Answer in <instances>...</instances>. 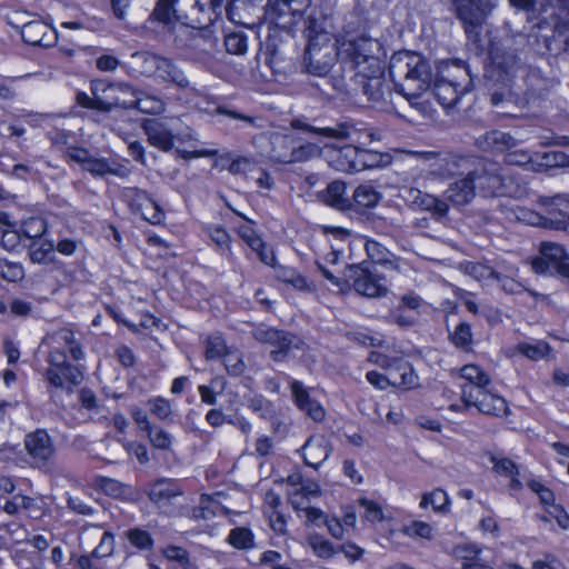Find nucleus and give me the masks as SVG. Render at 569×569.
<instances>
[{
  "label": "nucleus",
  "mask_w": 569,
  "mask_h": 569,
  "mask_svg": "<svg viewBox=\"0 0 569 569\" xmlns=\"http://www.w3.org/2000/svg\"><path fill=\"white\" fill-rule=\"evenodd\" d=\"M389 74L395 89L416 109H422V94L430 88L431 69L420 54L400 52L389 63Z\"/></svg>",
  "instance_id": "1"
},
{
  "label": "nucleus",
  "mask_w": 569,
  "mask_h": 569,
  "mask_svg": "<svg viewBox=\"0 0 569 569\" xmlns=\"http://www.w3.org/2000/svg\"><path fill=\"white\" fill-rule=\"evenodd\" d=\"M492 77L496 78L497 88L491 93V103L495 107H501L502 112L511 114L512 107L523 109L529 104V99L521 96L517 89H520L515 79L518 73H523L518 66L517 56L512 52H491Z\"/></svg>",
  "instance_id": "2"
},
{
  "label": "nucleus",
  "mask_w": 569,
  "mask_h": 569,
  "mask_svg": "<svg viewBox=\"0 0 569 569\" xmlns=\"http://www.w3.org/2000/svg\"><path fill=\"white\" fill-rule=\"evenodd\" d=\"M306 34L308 46L303 54V71L323 78L330 73L337 60L340 61V38L333 41L331 34L313 18L307 22Z\"/></svg>",
  "instance_id": "3"
},
{
  "label": "nucleus",
  "mask_w": 569,
  "mask_h": 569,
  "mask_svg": "<svg viewBox=\"0 0 569 569\" xmlns=\"http://www.w3.org/2000/svg\"><path fill=\"white\" fill-rule=\"evenodd\" d=\"M381 43L366 34L346 31L340 37V62L356 72L377 73L385 64Z\"/></svg>",
  "instance_id": "4"
},
{
  "label": "nucleus",
  "mask_w": 569,
  "mask_h": 569,
  "mask_svg": "<svg viewBox=\"0 0 569 569\" xmlns=\"http://www.w3.org/2000/svg\"><path fill=\"white\" fill-rule=\"evenodd\" d=\"M476 190L482 197H521L526 193V181L516 172L501 168L492 161H482L470 171Z\"/></svg>",
  "instance_id": "5"
},
{
  "label": "nucleus",
  "mask_w": 569,
  "mask_h": 569,
  "mask_svg": "<svg viewBox=\"0 0 569 569\" xmlns=\"http://www.w3.org/2000/svg\"><path fill=\"white\" fill-rule=\"evenodd\" d=\"M528 44L538 54L558 56L569 49V20L555 10L543 16L528 33Z\"/></svg>",
  "instance_id": "6"
},
{
  "label": "nucleus",
  "mask_w": 569,
  "mask_h": 569,
  "mask_svg": "<svg viewBox=\"0 0 569 569\" xmlns=\"http://www.w3.org/2000/svg\"><path fill=\"white\" fill-rule=\"evenodd\" d=\"M292 20L268 23V36L261 44L266 63L274 74H283L292 67L295 54L293 34L289 26Z\"/></svg>",
  "instance_id": "7"
},
{
  "label": "nucleus",
  "mask_w": 569,
  "mask_h": 569,
  "mask_svg": "<svg viewBox=\"0 0 569 569\" xmlns=\"http://www.w3.org/2000/svg\"><path fill=\"white\" fill-rule=\"evenodd\" d=\"M473 76L462 61L447 63L436 80L432 92L446 109L458 107L461 98L469 92Z\"/></svg>",
  "instance_id": "8"
},
{
  "label": "nucleus",
  "mask_w": 569,
  "mask_h": 569,
  "mask_svg": "<svg viewBox=\"0 0 569 569\" xmlns=\"http://www.w3.org/2000/svg\"><path fill=\"white\" fill-rule=\"evenodd\" d=\"M270 144L269 157L279 163L307 161L318 152L316 144L300 143L295 136L279 132L270 136Z\"/></svg>",
  "instance_id": "9"
},
{
  "label": "nucleus",
  "mask_w": 569,
  "mask_h": 569,
  "mask_svg": "<svg viewBox=\"0 0 569 569\" xmlns=\"http://www.w3.org/2000/svg\"><path fill=\"white\" fill-rule=\"evenodd\" d=\"M251 333L256 341L271 347L270 357L276 362L284 361L293 349L305 345L298 336L272 327L258 326Z\"/></svg>",
  "instance_id": "10"
},
{
  "label": "nucleus",
  "mask_w": 569,
  "mask_h": 569,
  "mask_svg": "<svg viewBox=\"0 0 569 569\" xmlns=\"http://www.w3.org/2000/svg\"><path fill=\"white\" fill-rule=\"evenodd\" d=\"M23 446L30 459V466L41 471L52 470L56 446L52 437L44 429H37L24 436Z\"/></svg>",
  "instance_id": "11"
},
{
  "label": "nucleus",
  "mask_w": 569,
  "mask_h": 569,
  "mask_svg": "<svg viewBox=\"0 0 569 569\" xmlns=\"http://www.w3.org/2000/svg\"><path fill=\"white\" fill-rule=\"evenodd\" d=\"M458 18L469 40L478 41L479 29L496 6V0H453Z\"/></svg>",
  "instance_id": "12"
},
{
  "label": "nucleus",
  "mask_w": 569,
  "mask_h": 569,
  "mask_svg": "<svg viewBox=\"0 0 569 569\" xmlns=\"http://www.w3.org/2000/svg\"><path fill=\"white\" fill-rule=\"evenodd\" d=\"M91 93L96 97V110L110 112L114 108L130 109L128 93H134L133 88L126 82L106 83L102 80L91 82Z\"/></svg>",
  "instance_id": "13"
},
{
  "label": "nucleus",
  "mask_w": 569,
  "mask_h": 569,
  "mask_svg": "<svg viewBox=\"0 0 569 569\" xmlns=\"http://www.w3.org/2000/svg\"><path fill=\"white\" fill-rule=\"evenodd\" d=\"M68 157L80 164L81 168L90 172L93 177H106L107 174L126 178L129 176V169L113 160L107 158H97L89 150L81 147H69Z\"/></svg>",
  "instance_id": "14"
},
{
  "label": "nucleus",
  "mask_w": 569,
  "mask_h": 569,
  "mask_svg": "<svg viewBox=\"0 0 569 569\" xmlns=\"http://www.w3.org/2000/svg\"><path fill=\"white\" fill-rule=\"evenodd\" d=\"M539 204L543 208L546 216L537 214L530 223L556 230H563L569 226L568 193L540 197Z\"/></svg>",
  "instance_id": "15"
},
{
  "label": "nucleus",
  "mask_w": 569,
  "mask_h": 569,
  "mask_svg": "<svg viewBox=\"0 0 569 569\" xmlns=\"http://www.w3.org/2000/svg\"><path fill=\"white\" fill-rule=\"evenodd\" d=\"M148 498L160 512L174 516L180 513L181 505L178 500L183 496L179 482L173 479L160 478L150 485Z\"/></svg>",
  "instance_id": "16"
},
{
  "label": "nucleus",
  "mask_w": 569,
  "mask_h": 569,
  "mask_svg": "<svg viewBox=\"0 0 569 569\" xmlns=\"http://www.w3.org/2000/svg\"><path fill=\"white\" fill-rule=\"evenodd\" d=\"M461 400L466 407H476L481 413L502 417L508 415L509 407L505 398L490 392L487 387H461Z\"/></svg>",
  "instance_id": "17"
},
{
  "label": "nucleus",
  "mask_w": 569,
  "mask_h": 569,
  "mask_svg": "<svg viewBox=\"0 0 569 569\" xmlns=\"http://www.w3.org/2000/svg\"><path fill=\"white\" fill-rule=\"evenodd\" d=\"M400 197L409 207L428 211L431 213L432 218L438 221H441L448 216L449 204L446 200L423 192L418 188L405 187L401 190Z\"/></svg>",
  "instance_id": "18"
},
{
  "label": "nucleus",
  "mask_w": 569,
  "mask_h": 569,
  "mask_svg": "<svg viewBox=\"0 0 569 569\" xmlns=\"http://www.w3.org/2000/svg\"><path fill=\"white\" fill-rule=\"evenodd\" d=\"M353 282V289L357 293L368 298H379L386 296L388 291L385 277L370 272L358 266H349Z\"/></svg>",
  "instance_id": "19"
},
{
  "label": "nucleus",
  "mask_w": 569,
  "mask_h": 569,
  "mask_svg": "<svg viewBox=\"0 0 569 569\" xmlns=\"http://www.w3.org/2000/svg\"><path fill=\"white\" fill-rule=\"evenodd\" d=\"M332 450V443L326 436L312 435L298 451L308 467L318 470L330 457Z\"/></svg>",
  "instance_id": "20"
},
{
  "label": "nucleus",
  "mask_w": 569,
  "mask_h": 569,
  "mask_svg": "<svg viewBox=\"0 0 569 569\" xmlns=\"http://www.w3.org/2000/svg\"><path fill=\"white\" fill-rule=\"evenodd\" d=\"M569 260L565 248L553 242H542L540 244V257L532 260L531 267L536 273L546 274L558 270L559 264Z\"/></svg>",
  "instance_id": "21"
},
{
  "label": "nucleus",
  "mask_w": 569,
  "mask_h": 569,
  "mask_svg": "<svg viewBox=\"0 0 569 569\" xmlns=\"http://www.w3.org/2000/svg\"><path fill=\"white\" fill-rule=\"evenodd\" d=\"M383 73L385 64L381 66V69L377 73L356 72L355 74L357 82L361 86L363 94L375 104L385 102L387 97L390 96V89L385 82Z\"/></svg>",
  "instance_id": "22"
},
{
  "label": "nucleus",
  "mask_w": 569,
  "mask_h": 569,
  "mask_svg": "<svg viewBox=\"0 0 569 569\" xmlns=\"http://www.w3.org/2000/svg\"><path fill=\"white\" fill-rule=\"evenodd\" d=\"M142 130L151 146L163 152H168L173 148V130L166 121L161 119H147L142 123Z\"/></svg>",
  "instance_id": "23"
},
{
  "label": "nucleus",
  "mask_w": 569,
  "mask_h": 569,
  "mask_svg": "<svg viewBox=\"0 0 569 569\" xmlns=\"http://www.w3.org/2000/svg\"><path fill=\"white\" fill-rule=\"evenodd\" d=\"M114 537L110 532H103L99 545L89 553L82 555L77 560L80 569H107L104 559L113 555Z\"/></svg>",
  "instance_id": "24"
},
{
  "label": "nucleus",
  "mask_w": 569,
  "mask_h": 569,
  "mask_svg": "<svg viewBox=\"0 0 569 569\" xmlns=\"http://www.w3.org/2000/svg\"><path fill=\"white\" fill-rule=\"evenodd\" d=\"M476 197V184L469 171L463 178L449 184L445 192L446 202L450 201L456 207L469 204Z\"/></svg>",
  "instance_id": "25"
},
{
  "label": "nucleus",
  "mask_w": 569,
  "mask_h": 569,
  "mask_svg": "<svg viewBox=\"0 0 569 569\" xmlns=\"http://www.w3.org/2000/svg\"><path fill=\"white\" fill-rule=\"evenodd\" d=\"M22 40L31 46L50 47L56 41L54 30L42 21H30L22 26Z\"/></svg>",
  "instance_id": "26"
},
{
  "label": "nucleus",
  "mask_w": 569,
  "mask_h": 569,
  "mask_svg": "<svg viewBox=\"0 0 569 569\" xmlns=\"http://www.w3.org/2000/svg\"><path fill=\"white\" fill-rule=\"evenodd\" d=\"M157 78L181 90L192 89L191 82L182 68L168 57L162 56Z\"/></svg>",
  "instance_id": "27"
},
{
  "label": "nucleus",
  "mask_w": 569,
  "mask_h": 569,
  "mask_svg": "<svg viewBox=\"0 0 569 569\" xmlns=\"http://www.w3.org/2000/svg\"><path fill=\"white\" fill-rule=\"evenodd\" d=\"M468 162L469 160L465 157L441 152L438 160L431 163V173L442 179L451 178L461 173Z\"/></svg>",
  "instance_id": "28"
},
{
  "label": "nucleus",
  "mask_w": 569,
  "mask_h": 569,
  "mask_svg": "<svg viewBox=\"0 0 569 569\" xmlns=\"http://www.w3.org/2000/svg\"><path fill=\"white\" fill-rule=\"evenodd\" d=\"M291 127L293 129L302 130L306 132H311L315 134L323 136L326 138H333V139H350L352 137V133L356 132V129L353 126L348 123H340L333 128L327 127V128H317L309 123H307L302 119H293L291 121Z\"/></svg>",
  "instance_id": "29"
},
{
  "label": "nucleus",
  "mask_w": 569,
  "mask_h": 569,
  "mask_svg": "<svg viewBox=\"0 0 569 569\" xmlns=\"http://www.w3.org/2000/svg\"><path fill=\"white\" fill-rule=\"evenodd\" d=\"M134 93H128V103L130 109H137L142 113L158 114L164 110V102L162 99L150 96L148 93L138 91L133 88Z\"/></svg>",
  "instance_id": "30"
},
{
  "label": "nucleus",
  "mask_w": 569,
  "mask_h": 569,
  "mask_svg": "<svg viewBox=\"0 0 569 569\" xmlns=\"http://www.w3.org/2000/svg\"><path fill=\"white\" fill-rule=\"evenodd\" d=\"M130 192L132 193L133 201L140 208L143 218L151 223L160 222L162 211L148 192L140 189H130Z\"/></svg>",
  "instance_id": "31"
},
{
  "label": "nucleus",
  "mask_w": 569,
  "mask_h": 569,
  "mask_svg": "<svg viewBox=\"0 0 569 569\" xmlns=\"http://www.w3.org/2000/svg\"><path fill=\"white\" fill-rule=\"evenodd\" d=\"M180 0H157L156 6L150 13L147 22L160 24H170L180 11Z\"/></svg>",
  "instance_id": "32"
},
{
  "label": "nucleus",
  "mask_w": 569,
  "mask_h": 569,
  "mask_svg": "<svg viewBox=\"0 0 569 569\" xmlns=\"http://www.w3.org/2000/svg\"><path fill=\"white\" fill-rule=\"evenodd\" d=\"M365 248L368 257L375 263L389 266L392 269L399 268V258L382 243L376 240H367Z\"/></svg>",
  "instance_id": "33"
},
{
  "label": "nucleus",
  "mask_w": 569,
  "mask_h": 569,
  "mask_svg": "<svg viewBox=\"0 0 569 569\" xmlns=\"http://www.w3.org/2000/svg\"><path fill=\"white\" fill-rule=\"evenodd\" d=\"M29 250V257L32 262L39 264H50L54 262V244L49 240H33L27 244Z\"/></svg>",
  "instance_id": "34"
},
{
  "label": "nucleus",
  "mask_w": 569,
  "mask_h": 569,
  "mask_svg": "<svg viewBox=\"0 0 569 569\" xmlns=\"http://www.w3.org/2000/svg\"><path fill=\"white\" fill-rule=\"evenodd\" d=\"M448 339L450 343L463 352L473 350L471 326L466 321H461L452 331L448 329Z\"/></svg>",
  "instance_id": "35"
},
{
  "label": "nucleus",
  "mask_w": 569,
  "mask_h": 569,
  "mask_svg": "<svg viewBox=\"0 0 569 569\" xmlns=\"http://www.w3.org/2000/svg\"><path fill=\"white\" fill-rule=\"evenodd\" d=\"M207 232L217 246V251L232 262L234 256L231 248V237L228 231L221 226H210L207 228Z\"/></svg>",
  "instance_id": "36"
},
{
  "label": "nucleus",
  "mask_w": 569,
  "mask_h": 569,
  "mask_svg": "<svg viewBox=\"0 0 569 569\" xmlns=\"http://www.w3.org/2000/svg\"><path fill=\"white\" fill-rule=\"evenodd\" d=\"M161 59L162 56L149 51H139L132 54L133 63L147 77L157 78Z\"/></svg>",
  "instance_id": "37"
},
{
  "label": "nucleus",
  "mask_w": 569,
  "mask_h": 569,
  "mask_svg": "<svg viewBox=\"0 0 569 569\" xmlns=\"http://www.w3.org/2000/svg\"><path fill=\"white\" fill-rule=\"evenodd\" d=\"M52 337L57 342L69 348V352L74 361L84 359V351L81 345L77 341L74 332L69 328H61L57 330Z\"/></svg>",
  "instance_id": "38"
},
{
  "label": "nucleus",
  "mask_w": 569,
  "mask_h": 569,
  "mask_svg": "<svg viewBox=\"0 0 569 569\" xmlns=\"http://www.w3.org/2000/svg\"><path fill=\"white\" fill-rule=\"evenodd\" d=\"M27 530L17 522L0 525V546L21 543L27 540Z\"/></svg>",
  "instance_id": "39"
},
{
  "label": "nucleus",
  "mask_w": 569,
  "mask_h": 569,
  "mask_svg": "<svg viewBox=\"0 0 569 569\" xmlns=\"http://www.w3.org/2000/svg\"><path fill=\"white\" fill-rule=\"evenodd\" d=\"M428 506H431L436 512L446 513L449 511L450 499L445 490L438 488L422 496L420 507L427 508Z\"/></svg>",
  "instance_id": "40"
},
{
  "label": "nucleus",
  "mask_w": 569,
  "mask_h": 569,
  "mask_svg": "<svg viewBox=\"0 0 569 569\" xmlns=\"http://www.w3.org/2000/svg\"><path fill=\"white\" fill-rule=\"evenodd\" d=\"M481 139V143L485 144L486 149L495 151H503L505 148H510L515 144V139L509 133L498 130L486 132Z\"/></svg>",
  "instance_id": "41"
},
{
  "label": "nucleus",
  "mask_w": 569,
  "mask_h": 569,
  "mask_svg": "<svg viewBox=\"0 0 569 569\" xmlns=\"http://www.w3.org/2000/svg\"><path fill=\"white\" fill-rule=\"evenodd\" d=\"M227 541L236 549L248 550L254 547V536L246 527H237L230 530Z\"/></svg>",
  "instance_id": "42"
},
{
  "label": "nucleus",
  "mask_w": 569,
  "mask_h": 569,
  "mask_svg": "<svg viewBox=\"0 0 569 569\" xmlns=\"http://www.w3.org/2000/svg\"><path fill=\"white\" fill-rule=\"evenodd\" d=\"M461 378L466 379L472 388H483L490 383V377L480 367L466 365L460 369Z\"/></svg>",
  "instance_id": "43"
},
{
  "label": "nucleus",
  "mask_w": 569,
  "mask_h": 569,
  "mask_svg": "<svg viewBox=\"0 0 569 569\" xmlns=\"http://www.w3.org/2000/svg\"><path fill=\"white\" fill-rule=\"evenodd\" d=\"M516 350L528 359L538 361L548 356L550 352V347L545 341H536L533 343L520 342L517 345Z\"/></svg>",
  "instance_id": "44"
},
{
  "label": "nucleus",
  "mask_w": 569,
  "mask_h": 569,
  "mask_svg": "<svg viewBox=\"0 0 569 569\" xmlns=\"http://www.w3.org/2000/svg\"><path fill=\"white\" fill-rule=\"evenodd\" d=\"M47 231V222L44 219L39 217H32L26 220L21 227V233L23 239L29 240H42L43 234Z\"/></svg>",
  "instance_id": "45"
},
{
  "label": "nucleus",
  "mask_w": 569,
  "mask_h": 569,
  "mask_svg": "<svg viewBox=\"0 0 569 569\" xmlns=\"http://www.w3.org/2000/svg\"><path fill=\"white\" fill-rule=\"evenodd\" d=\"M353 199L359 207L372 208L379 202L381 194L372 186L360 184L353 192Z\"/></svg>",
  "instance_id": "46"
},
{
  "label": "nucleus",
  "mask_w": 569,
  "mask_h": 569,
  "mask_svg": "<svg viewBox=\"0 0 569 569\" xmlns=\"http://www.w3.org/2000/svg\"><path fill=\"white\" fill-rule=\"evenodd\" d=\"M229 350L226 340L219 333H213L206 339L204 355L207 360L223 358Z\"/></svg>",
  "instance_id": "47"
},
{
  "label": "nucleus",
  "mask_w": 569,
  "mask_h": 569,
  "mask_svg": "<svg viewBox=\"0 0 569 569\" xmlns=\"http://www.w3.org/2000/svg\"><path fill=\"white\" fill-rule=\"evenodd\" d=\"M536 166L553 168L569 166V157L562 151L536 152Z\"/></svg>",
  "instance_id": "48"
},
{
  "label": "nucleus",
  "mask_w": 569,
  "mask_h": 569,
  "mask_svg": "<svg viewBox=\"0 0 569 569\" xmlns=\"http://www.w3.org/2000/svg\"><path fill=\"white\" fill-rule=\"evenodd\" d=\"M226 50L231 54L243 56L248 51V37L242 31H233L224 37Z\"/></svg>",
  "instance_id": "49"
},
{
  "label": "nucleus",
  "mask_w": 569,
  "mask_h": 569,
  "mask_svg": "<svg viewBox=\"0 0 569 569\" xmlns=\"http://www.w3.org/2000/svg\"><path fill=\"white\" fill-rule=\"evenodd\" d=\"M127 539L131 546L139 550H151L153 547V538L141 528H132L126 532Z\"/></svg>",
  "instance_id": "50"
},
{
  "label": "nucleus",
  "mask_w": 569,
  "mask_h": 569,
  "mask_svg": "<svg viewBox=\"0 0 569 569\" xmlns=\"http://www.w3.org/2000/svg\"><path fill=\"white\" fill-rule=\"evenodd\" d=\"M22 240L23 236L21 230H16L9 221L7 226L0 228V243L6 250H16Z\"/></svg>",
  "instance_id": "51"
},
{
  "label": "nucleus",
  "mask_w": 569,
  "mask_h": 569,
  "mask_svg": "<svg viewBox=\"0 0 569 569\" xmlns=\"http://www.w3.org/2000/svg\"><path fill=\"white\" fill-rule=\"evenodd\" d=\"M505 162L510 166H531L536 169V152L531 153L528 150H510L505 154Z\"/></svg>",
  "instance_id": "52"
},
{
  "label": "nucleus",
  "mask_w": 569,
  "mask_h": 569,
  "mask_svg": "<svg viewBox=\"0 0 569 569\" xmlns=\"http://www.w3.org/2000/svg\"><path fill=\"white\" fill-rule=\"evenodd\" d=\"M248 408L258 413L262 419H271L274 416V408L271 401L261 395H256L248 400Z\"/></svg>",
  "instance_id": "53"
},
{
  "label": "nucleus",
  "mask_w": 569,
  "mask_h": 569,
  "mask_svg": "<svg viewBox=\"0 0 569 569\" xmlns=\"http://www.w3.org/2000/svg\"><path fill=\"white\" fill-rule=\"evenodd\" d=\"M223 365L230 376L239 377L246 370V363L240 353L229 350L223 357Z\"/></svg>",
  "instance_id": "54"
},
{
  "label": "nucleus",
  "mask_w": 569,
  "mask_h": 569,
  "mask_svg": "<svg viewBox=\"0 0 569 569\" xmlns=\"http://www.w3.org/2000/svg\"><path fill=\"white\" fill-rule=\"evenodd\" d=\"M148 439L156 449L168 450L171 446L172 437L160 427L153 426L147 432Z\"/></svg>",
  "instance_id": "55"
},
{
  "label": "nucleus",
  "mask_w": 569,
  "mask_h": 569,
  "mask_svg": "<svg viewBox=\"0 0 569 569\" xmlns=\"http://www.w3.org/2000/svg\"><path fill=\"white\" fill-rule=\"evenodd\" d=\"M398 376L392 372V385H399L407 388H411L417 385V375L415 373L413 369L406 362L401 363L398 367Z\"/></svg>",
  "instance_id": "56"
},
{
  "label": "nucleus",
  "mask_w": 569,
  "mask_h": 569,
  "mask_svg": "<svg viewBox=\"0 0 569 569\" xmlns=\"http://www.w3.org/2000/svg\"><path fill=\"white\" fill-rule=\"evenodd\" d=\"M247 222L241 223L237 228V232L239 237L251 248L257 249L262 246V239L257 233V231L249 223L250 221L246 219Z\"/></svg>",
  "instance_id": "57"
},
{
  "label": "nucleus",
  "mask_w": 569,
  "mask_h": 569,
  "mask_svg": "<svg viewBox=\"0 0 569 569\" xmlns=\"http://www.w3.org/2000/svg\"><path fill=\"white\" fill-rule=\"evenodd\" d=\"M24 271L21 264L8 260H0V277L7 281H19L23 278Z\"/></svg>",
  "instance_id": "58"
},
{
  "label": "nucleus",
  "mask_w": 569,
  "mask_h": 569,
  "mask_svg": "<svg viewBox=\"0 0 569 569\" xmlns=\"http://www.w3.org/2000/svg\"><path fill=\"white\" fill-rule=\"evenodd\" d=\"M432 527L423 521H412L402 529V532L410 538H422L428 540L432 538Z\"/></svg>",
  "instance_id": "59"
},
{
  "label": "nucleus",
  "mask_w": 569,
  "mask_h": 569,
  "mask_svg": "<svg viewBox=\"0 0 569 569\" xmlns=\"http://www.w3.org/2000/svg\"><path fill=\"white\" fill-rule=\"evenodd\" d=\"M363 170L385 167L390 162L388 153H381L373 150L363 149Z\"/></svg>",
  "instance_id": "60"
},
{
  "label": "nucleus",
  "mask_w": 569,
  "mask_h": 569,
  "mask_svg": "<svg viewBox=\"0 0 569 569\" xmlns=\"http://www.w3.org/2000/svg\"><path fill=\"white\" fill-rule=\"evenodd\" d=\"M149 409L160 420H167L172 415V407L169 400L157 397L149 400Z\"/></svg>",
  "instance_id": "61"
},
{
  "label": "nucleus",
  "mask_w": 569,
  "mask_h": 569,
  "mask_svg": "<svg viewBox=\"0 0 569 569\" xmlns=\"http://www.w3.org/2000/svg\"><path fill=\"white\" fill-rule=\"evenodd\" d=\"M360 507L363 509V517L370 522H378L383 519L381 507L372 500L360 498L358 500Z\"/></svg>",
  "instance_id": "62"
},
{
  "label": "nucleus",
  "mask_w": 569,
  "mask_h": 569,
  "mask_svg": "<svg viewBox=\"0 0 569 569\" xmlns=\"http://www.w3.org/2000/svg\"><path fill=\"white\" fill-rule=\"evenodd\" d=\"M310 546L313 552L320 558H331L335 553H337V549L332 546L329 540H326L321 537H312L310 539Z\"/></svg>",
  "instance_id": "63"
},
{
  "label": "nucleus",
  "mask_w": 569,
  "mask_h": 569,
  "mask_svg": "<svg viewBox=\"0 0 569 569\" xmlns=\"http://www.w3.org/2000/svg\"><path fill=\"white\" fill-rule=\"evenodd\" d=\"M489 273L492 276V279L500 282L501 289L507 293L518 295L526 290L525 287L520 282L513 280L512 278L502 276L501 273H499L497 271H489Z\"/></svg>",
  "instance_id": "64"
}]
</instances>
